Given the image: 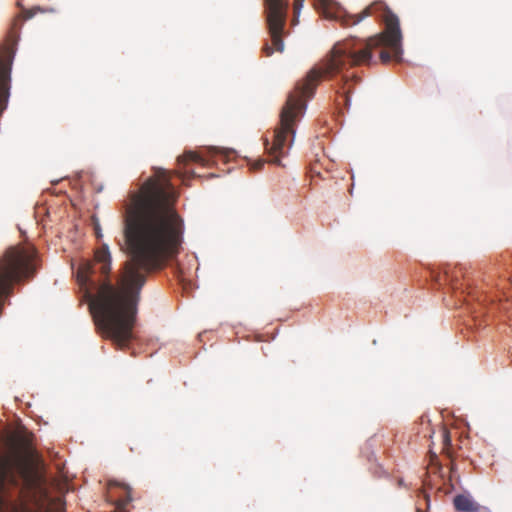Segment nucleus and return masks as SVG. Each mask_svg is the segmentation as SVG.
Wrapping results in <instances>:
<instances>
[{
  "instance_id": "f257e3e1",
  "label": "nucleus",
  "mask_w": 512,
  "mask_h": 512,
  "mask_svg": "<svg viewBox=\"0 0 512 512\" xmlns=\"http://www.w3.org/2000/svg\"><path fill=\"white\" fill-rule=\"evenodd\" d=\"M176 192L168 172L156 169L139 192L132 194L124 214L123 235L130 256L113 284L108 278L112 257L103 244L94 260L105 279L95 294L87 292L89 310L101 336L118 349L133 339L140 292L146 275L160 269L179 253L183 240V220L175 209Z\"/></svg>"
},
{
  "instance_id": "f03ea898",
  "label": "nucleus",
  "mask_w": 512,
  "mask_h": 512,
  "mask_svg": "<svg viewBox=\"0 0 512 512\" xmlns=\"http://www.w3.org/2000/svg\"><path fill=\"white\" fill-rule=\"evenodd\" d=\"M368 16L379 18L385 25L384 31L368 38L351 37L337 42L329 55L312 68L304 79L298 81L294 90L289 93L280 113L279 126L273 132L272 143L268 140L265 142L269 162L282 165L281 158L288 154L294 141L296 122L304 114L306 101L313 97L322 78L332 79L341 75L336 93L343 100V104L349 106L353 86L360 82L357 74L346 73L350 68L376 64V54L383 64L392 59L400 61L402 34L399 19L384 2H374L357 14L338 12L336 18L343 26H353Z\"/></svg>"
},
{
  "instance_id": "7ed1b4c3",
  "label": "nucleus",
  "mask_w": 512,
  "mask_h": 512,
  "mask_svg": "<svg viewBox=\"0 0 512 512\" xmlns=\"http://www.w3.org/2000/svg\"><path fill=\"white\" fill-rule=\"evenodd\" d=\"M56 480H49L27 458H0V512H64L61 497H53Z\"/></svg>"
},
{
  "instance_id": "20e7f679",
  "label": "nucleus",
  "mask_w": 512,
  "mask_h": 512,
  "mask_svg": "<svg viewBox=\"0 0 512 512\" xmlns=\"http://www.w3.org/2000/svg\"><path fill=\"white\" fill-rule=\"evenodd\" d=\"M37 267V251L30 244L10 246L4 251L0 257V314L14 285L33 277Z\"/></svg>"
},
{
  "instance_id": "39448f33",
  "label": "nucleus",
  "mask_w": 512,
  "mask_h": 512,
  "mask_svg": "<svg viewBox=\"0 0 512 512\" xmlns=\"http://www.w3.org/2000/svg\"><path fill=\"white\" fill-rule=\"evenodd\" d=\"M288 1L287 0H265L266 22L268 27L269 41L262 47V53L269 57L274 52L284 51V28L286 24Z\"/></svg>"
},
{
  "instance_id": "423d86ee",
  "label": "nucleus",
  "mask_w": 512,
  "mask_h": 512,
  "mask_svg": "<svg viewBox=\"0 0 512 512\" xmlns=\"http://www.w3.org/2000/svg\"><path fill=\"white\" fill-rule=\"evenodd\" d=\"M18 40V33L13 27L7 34L3 43L0 44V115L7 107L11 69L15 55V47Z\"/></svg>"
},
{
  "instance_id": "0eeeda50",
  "label": "nucleus",
  "mask_w": 512,
  "mask_h": 512,
  "mask_svg": "<svg viewBox=\"0 0 512 512\" xmlns=\"http://www.w3.org/2000/svg\"><path fill=\"white\" fill-rule=\"evenodd\" d=\"M463 420L464 418H448V421L442 423L438 433H432L431 438L438 434L442 453L450 456L451 440L458 435V424H462Z\"/></svg>"
},
{
  "instance_id": "6e6552de",
  "label": "nucleus",
  "mask_w": 512,
  "mask_h": 512,
  "mask_svg": "<svg viewBox=\"0 0 512 512\" xmlns=\"http://www.w3.org/2000/svg\"><path fill=\"white\" fill-rule=\"evenodd\" d=\"M454 507L459 512H477L480 506L469 495L459 494L454 497Z\"/></svg>"
},
{
  "instance_id": "1a4fd4ad",
  "label": "nucleus",
  "mask_w": 512,
  "mask_h": 512,
  "mask_svg": "<svg viewBox=\"0 0 512 512\" xmlns=\"http://www.w3.org/2000/svg\"><path fill=\"white\" fill-rule=\"evenodd\" d=\"M463 277V268L462 267H454L445 269L444 271V280L453 290H457L460 288L459 282L460 278Z\"/></svg>"
},
{
  "instance_id": "9d476101",
  "label": "nucleus",
  "mask_w": 512,
  "mask_h": 512,
  "mask_svg": "<svg viewBox=\"0 0 512 512\" xmlns=\"http://www.w3.org/2000/svg\"><path fill=\"white\" fill-rule=\"evenodd\" d=\"M177 161L181 165H187L189 162H195L201 165H206L207 160L198 152L186 151L177 158Z\"/></svg>"
},
{
  "instance_id": "9b49d317",
  "label": "nucleus",
  "mask_w": 512,
  "mask_h": 512,
  "mask_svg": "<svg viewBox=\"0 0 512 512\" xmlns=\"http://www.w3.org/2000/svg\"><path fill=\"white\" fill-rule=\"evenodd\" d=\"M39 10H40V8H39V7H35V8H33V9H30V10H24V11L22 12V16H23V18H24L25 20L30 19V18H32V17L36 14V12H37V11H39Z\"/></svg>"
},
{
  "instance_id": "f8f14e48",
  "label": "nucleus",
  "mask_w": 512,
  "mask_h": 512,
  "mask_svg": "<svg viewBox=\"0 0 512 512\" xmlns=\"http://www.w3.org/2000/svg\"><path fill=\"white\" fill-rule=\"evenodd\" d=\"M318 5L324 10H329L333 6V0H316Z\"/></svg>"
},
{
  "instance_id": "ddd939ff",
  "label": "nucleus",
  "mask_w": 512,
  "mask_h": 512,
  "mask_svg": "<svg viewBox=\"0 0 512 512\" xmlns=\"http://www.w3.org/2000/svg\"><path fill=\"white\" fill-rule=\"evenodd\" d=\"M264 164H265V160L259 159V160L254 161L251 164L250 168L254 171H258L264 166Z\"/></svg>"
},
{
  "instance_id": "4468645a",
  "label": "nucleus",
  "mask_w": 512,
  "mask_h": 512,
  "mask_svg": "<svg viewBox=\"0 0 512 512\" xmlns=\"http://www.w3.org/2000/svg\"><path fill=\"white\" fill-rule=\"evenodd\" d=\"M304 0H294L293 8H294V14L297 16L299 14L300 9L303 6Z\"/></svg>"
},
{
  "instance_id": "2eb2a0df",
  "label": "nucleus",
  "mask_w": 512,
  "mask_h": 512,
  "mask_svg": "<svg viewBox=\"0 0 512 512\" xmlns=\"http://www.w3.org/2000/svg\"><path fill=\"white\" fill-rule=\"evenodd\" d=\"M208 151H209V153H211V154H216V153L221 152V149H219V148H209V150H208Z\"/></svg>"
},
{
  "instance_id": "dca6fc26",
  "label": "nucleus",
  "mask_w": 512,
  "mask_h": 512,
  "mask_svg": "<svg viewBox=\"0 0 512 512\" xmlns=\"http://www.w3.org/2000/svg\"><path fill=\"white\" fill-rule=\"evenodd\" d=\"M79 277H81V281H83L84 283H86L88 281V276H85L83 275V272H79Z\"/></svg>"
},
{
  "instance_id": "f3484780",
  "label": "nucleus",
  "mask_w": 512,
  "mask_h": 512,
  "mask_svg": "<svg viewBox=\"0 0 512 512\" xmlns=\"http://www.w3.org/2000/svg\"><path fill=\"white\" fill-rule=\"evenodd\" d=\"M96 235L98 238L101 237L100 229L98 226L96 227Z\"/></svg>"
},
{
  "instance_id": "a211bd4d",
  "label": "nucleus",
  "mask_w": 512,
  "mask_h": 512,
  "mask_svg": "<svg viewBox=\"0 0 512 512\" xmlns=\"http://www.w3.org/2000/svg\"><path fill=\"white\" fill-rule=\"evenodd\" d=\"M431 458H432V461H434V459L437 458V455L435 453H431Z\"/></svg>"
}]
</instances>
